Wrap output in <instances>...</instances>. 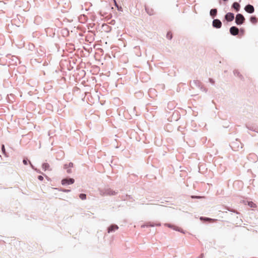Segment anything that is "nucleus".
I'll list each match as a JSON object with an SVG mask.
<instances>
[{
	"label": "nucleus",
	"instance_id": "obj_11",
	"mask_svg": "<svg viewBox=\"0 0 258 258\" xmlns=\"http://www.w3.org/2000/svg\"><path fill=\"white\" fill-rule=\"evenodd\" d=\"M232 8L234 9L236 12H238L240 8V5L237 2H234L232 5Z\"/></svg>",
	"mask_w": 258,
	"mask_h": 258
},
{
	"label": "nucleus",
	"instance_id": "obj_30",
	"mask_svg": "<svg viewBox=\"0 0 258 258\" xmlns=\"http://www.w3.org/2000/svg\"><path fill=\"white\" fill-rule=\"evenodd\" d=\"M209 82H210L212 84H213V85H214V83H215V81H214V80L213 79H212V78H209Z\"/></svg>",
	"mask_w": 258,
	"mask_h": 258
},
{
	"label": "nucleus",
	"instance_id": "obj_22",
	"mask_svg": "<svg viewBox=\"0 0 258 258\" xmlns=\"http://www.w3.org/2000/svg\"><path fill=\"white\" fill-rule=\"evenodd\" d=\"M166 38L169 39L171 40L172 38V33L170 32H168L166 34Z\"/></svg>",
	"mask_w": 258,
	"mask_h": 258
},
{
	"label": "nucleus",
	"instance_id": "obj_23",
	"mask_svg": "<svg viewBox=\"0 0 258 258\" xmlns=\"http://www.w3.org/2000/svg\"><path fill=\"white\" fill-rule=\"evenodd\" d=\"M79 197L81 200H84L86 199V195L85 194H80L79 195Z\"/></svg>",
	"mask_w": 258,
	"mask_h": 258
},
{
	"label": "nucleus",
	"instance_id": "obj_38",
	"mask_svg": "<svg viewBox=\"0 0 258 258\" xmlns=\"http://www.w3.org/2000/svg\"><path fill=\"white\" fill-rule=\"evenodd\" d=\"M156 226H160V223H158V224H156Z\"/></svg>",
	"mask_w": 258,
	"mask_h": 258
},
{
	"label": "nucleus",
	"instance_id": "obj_20",
	"mask_svg": "<svg viewBox=\"0 0 258 258\" xmlns=\"http://www.w3.org/2000/svg\"><path fill=\"white\" fill-rule=\"evenodd\" d=\"M247 205L251 208L256 207V205L251 201L247 202Z\"/></svg>",
	"mask_w": 258,
	"mask_h": 258
},
{
	"label": "nucleus",
	"instance_id": "obj_25",
	"mask_svg": "<svg viewBox=\"0 0 258 258\" xmlns=\"http://www.w3.org/2000/svg\"><path fill=\"white\" fill-rule=\"evenodd\" d=\"M59 190L64 192H69L71 191V189H64L62 188H60L59 189Z\"/></svg>",
	"mask_w": 258,
	"mask_h": 258
},
{
	"label": "nucleus",
	"instance_id": "obj_36",
	"mask_svg": "<svg viewBox=\"0 0 258 258\" xmlns=\"http://www.w3.org/2000/svg\"><path fill=\"white\" fill-rule=\"evenodd\" d=\"M114 5H115V6L116 7H118V5H117V4L116 2V0H114Z\"/></svg>",
	"mask_w": 258,
	"mask_h": 258
},
{
	"label": "nucleus",
	"instance_id": "obj_8",
	"mask_svg": "<svg viewBox=\"0 0 258 258\" xmlns=\"http://www.w3.org/2000/svg\"><path fill=\"white\" fill-rule=\"evenodd\" d=\"M165 225L169 228L173 229V230H174L175 231H180V232L183 233H184L183 230L180 229L179 227L173 226V225H171V224L166 223L165 224Z\"/></svg>",
	"mask_w": 258,
	"mask_h": 258
},
{
	"label": "nucleus",
	"instance_id": "obj_28",
	"mask_svg": "<svg viewBox=\"0 0 258 258\" xmlns=\"http://www.w3.org/2000/svg\"><path fill=\"white\" fill-rule=\"evenodd\" d=\"M201 91H205V92H206L207 91V89H206L205 88H204V87H203L202 86V85L201 84V87H199Z\"/></svg>",
	"mask_w": 258,
	"mask_h": 258
},
{
	"label": "nucleus",
	"instance_id": "obj_14",
	"mask_svg": "<svg viewBox=\"0 0 258 258\" xmlns=\"http://www.w3.org/2000/svg\"><path fill=\"white\" fill-rule=\"evenodd\" d=\"M145 10H146V12H147V13L148 14H149V15L151 16V15H154V10L152 8H148V7H145Z\"/></svg>",
	"mask_w": 258,
	"mask_h": 258
},
{
	"label": "nucleus",
	"instance_id": "obj_2",
	"mask_svg": "<svg viewBox=\"0 0 258 258\" xmlns=\"http://www.w3.org/2000/svg\"><path fill=\"white\" fill-rule=\"evenodd\" d=\"M75 182V179L73 178H65L61 180V183L63 185L72 184Z\"/></svg>",
	"mask_w": 258,
	"mask_h": 258
},
{
	"label": "nucleus",
	"instance_id": "obj_33",
	"mask_svg": "<svg viewBox=\"0 0 258 258\" xmlns=\"http://www.w3.org/2000/svg\"><path fill=\"white\" fill-rule=\"evenodd\" d=\"M191 198L192 199H200L201 197L199 196H191Z\"/></svg>",
	"mask_w": 258,
	"mask_h": 258
},
{
	"label": "nucleus",
	"instance_id": "obj_41",
	"mask_svg": "<svg viewBox=\"0 0 258 258\" xmlns=\"http://www.w3.org/2000/svg\"><path fill=\"white\" fill-rule=\"evenodd\" d=\"M203 218H204V217H201L200 219L202 220Z\"/></svg>",
	"mask_w": 258,
	"mask_h": 258
},
{
	"label": "nucleus",
	"instance_id": "obj_26",
	"mask_svg": "<svg viewBox=\"0 0 258 258\" xmlns=\"http://www.w3.org/2000/svg\"><path fill=\"white\" fill-rule=\"evenodd\" d=\"M29 162H30V161H29L27 158H24L23 160V163L24 165H27L28 163Z\"/></svg>",
	"mask_w": 258,
	"mask_h": 258
},
{
	"label": "nucleus",
	"instance_id": "obj_37",
	"mask_svg": "<svg viewBox=\"0 0 258 258\" xmlns=\"http://www.w3.org/2000/svg\"><path fill=\"white\" fill-rule=\"evenodd\" d=\"M117 8V10L119 11H122V8L121 7H116Z\"/></svg>",
	"mask_w": 258,
	"mask_h": 258
},
{
	"label": "nucleus",
	"instance_id": "obj_19",
	"mask_svg": "<svg viewBox=\"0 0 258 258\" xmlns=\"http://www.w3.org/2000/svg\"><path fill=\"white\" fill-rule=\"evenodd\" d=\"M73 163L72 162H70L68 164H66L64 165V168L68 169L69 168H71L73 167Z\"/></svg>",
	"mask_w": 258,
	"mask_h": 258
},
{
	"label": "nucleus",
	"instance_id": "obj_35",
	"mask_svg": "<svg viewBox=\"0 0 258 258\" xmlns=\"http://www.w3.org/2000/svg\"><path fill=\"white\" fill-rule=\"evenodd\" d=\"M34 170H35V171H36V172H37L39 173H41V172L40 171V170L37 169V168H35Z\"/></svg>",
	"mask_w": 258,
	"mask_h": 258
},
{
	"label": "nucleus",
	"instance_id": "obj_27",
	"mask_svg": "<svg viewBox=\"0 0 258 258\" xmlns=\"http://www.w3.org/2000/svg\"><path fill=\"white\" fill-rule=\"evenodd\" d=\"M62 31H63V34L64 35H66V36H68L69 35V32L67 29H64L62 30Z\"/></svg>",
	"mask_w": 258,
	"mask_h": 258
},
{
	"label": "nucleus",
	"instance_id": "obj_10",
	"mask_svg": "<svg viewBox=\"0 0 258 258\" xmlns=\"http://www.w3.org/2000/svg\"><path fill=\"white\" fill-rule=\"evenodd\" d=\"M217 14V9L216 8L212 9L210 11V15L214 19Z\"/></svg>",
	"mask_w": 258,
	"mask_h": 258
},
{
	"label": "nucleus",
	"instance_id": "obj_7",
	"mask_svg": "<svg viewBox=\"0 0 258 258\" xmlns=\"http://www.w3.org/2000/svg\"><path fill=\"white\" fill-rule=\"evenodd\" d=\"M118 229V226L116 224H111L107 228L108 233L114 232L116 230Z\"/></svg>",
	"mask_w": 258,
	"mask_h": 258
},
{
	"label": "nucleus",
	"instance_id": "obj_31",
	"mask_svg": "<svg viewBox=\"0 0 258 258\" xmlns=\"http://www.w3.org/2000/svg\"><path fill=\"white\" fill-rule=\"evenodd\" d=\"M38 179L40 180V181H42L43 179V176L42 175H39L38 176Z\"/></svg>",
	"mask_w": 258,
	"mask_h": 258
},
{
	"label": "nucleus",
	"instance_id": "obj_6",
	"mask_svg": "<svg viewBox=\"0 0 258 258\" xmlns=\"http://www.w3.org/2000/svg\"><path fill=\"white\" fill-rule=\"evenodd\" d=\"M239 29L236 26H232L230 28V33L233 36H236L238 34Z\"/></svg>",
	"mask_w": 258,
	"mask_h": 258
},
{
	"label": "nucleus",
	"instance_id": "obj_17",
	"mask_svg": "<svg viewBox=\"0 0 258 258\" xmlns=\"http://www.w3.org/2000/svg\"><path fill=\"white\" fill-rule=\"evenodd\" d=\"M102 27L104 28V30L107 32H110L111 30V27L106 24L103 25Z\"/></svg>",
	"mask_w": 258,
	"mask_h": 258
},
{
	"label": "nucleus",
	"instance_id": "obj_15",
	"mask_svg": "<svg viewBox=\"0 0 258 258\" xmlns=\"http://www.w3.org/2000/svg\"><path fill=\"white\" fill-rule=\"evenodd\" d=\"M249 20L252 24H256L257 22L258 19L255 16H251L250 17Z\"/></svg>",
	"mask_w": 258,
	"mask_h": 258
},
{
	"label": "nucleus",
	"instance_id": "obj_42",
	"mask_svg": "<svg viewBox=\"0 0 258 258\" xmlns=\"http://www.w3.org/2000/svg\"><path fill=\"white\" fill-rule=\"evenodd\" d=\"M0 158H2V157H1V155H0Z\"/></svg>",
	"mask_w": 258,
	"mask_h": 258
},
{
	"label": "nucleus",
	"instance_id": "obj_12",
	"mask_svg": "<svg viewBox=\"0 0 258 258\" xmlns=\"http://www.w3.org/2000/svg\"><path fill=\"white\" fill-rule=\"evenodd\" d=\"M246 128L251 131L258 133V127L254 125H246Z\"/></svg>",
	"mask_w": 258,
	"mask_h": 258
},
{
	"label": "nucleus",
	"instance_id": "obj_18",
	"mask_svg": "<svg viewBox=\"0 0 258 258\" xmlns=\"http://www.w3.org/2000/svg\"><path fill=\"white\" fill-rule=\"evenodd\" d=\"M192 84L197 87H201V83L198 80H194L192 82Z\"/></svg>",
	"mask_w": 258,
	"mask_h": 258
},
{
	"label": "nucleus",
	"instance_id": "obj_43",
	"mask_svg": "<svg viewBox=\"0 0 258 258\" xmlns=\"http://www.w3.org/2000/svg\"><path fill=\"white\" fill-rule=\"evenodd\" d=\"M113 2L114 1V0H113Z\"/></svg>",
	"mask_w": 258,
	"mask_h": 258
},
{
	"label": "nucleus",
	"instance_id": "obj_21",
	"mask_svg": "<svg viewBox=\"0 0 258 258\" xmlns=\"http://www.w3.org/2000/svg\"><path fill=\"white\" fill-rule=\"evenodd\" d=\"M155 225L151 223H148L146 224L143 225L142 226V227H154Z\"/></svg>",
	"mask_w": 258,
	"mask_h": 258
},
{
	"label": "nucleus",
	"instance_id": "obj_3",
	"mask_svg": "<svg viewBox=\"0 0 258 258\" xmlns=\"http://www.w3.org/2000/svg\"><path fill=\"white\" fill-rule=\"evenodd\" d=\"M212 26L214 28L219 29L222 27V22L219 19H214L212 22Z\"/></svg>",
	"mask_w": 258,
	"mask_h": 258
},
{
	"label": "nucleus",
	"instance_id": "obj_32",
	"mask_svg": "<svg viewBox=\"0 0 258 258\" xmlns=\"http://www.w3.org/2000/svg\"><path fill=\"white\" fill-rule=\"evenodd\" d=\"M66 169H67V172L68 173L70 174V173H72V170H71V168H69Z\"/></svg>",
	"mask_w": 258,
	"mask_h": 258
},
{
	"label": "nucleus",
	"instance_id": "obj_16",
	"mask_svg": "<svg viewBox=\"0 0 258 258\" xmlns=\"http://www.w3.org/2000/svg\"><path fill=\"white\" fill-rule=\"evenodd\" d=\"M49 165L48 163H43L42 165V169L44 170V171H46L47 170H49Z\"/></svg>",
	"mask_w": 258,
	"mask_h": 258
},
{
	"label": "nucleus",
	"instance_id": "obj_24",
	"mask_svg": "<svg viewBox=\"0 0 258 258\" xmlns=\"http://www.w3.org/2000/svg\"><path fill=\"white\" fill-rule=\"evenodd\" d=\"M2 152L3 154H4L6 156V151L5 145L3 144L2 145Z\"/></svg>",
	"mask_w": 258,
	"mask_h": 258
},
{
	"label": "nucleus",
	"instance_id": "obj_13",
	"mask_svg": "<svg viewBox=\"0 0 258 258\" xmlns=\"http://www.w3.org/2000/svg\"><path fill=\"white\" fill-rule=\"evenodd\" d=\"M233 74L235 76L239 77L241 80L243 79V76L240 73V72L237 70H234L233 71Z\"/></svg>",
	"mask_w": 258,
	"mask_h": 258
},
{
	"label": "nucleus",
	"instance_id": "obj_1",
	"mask_svg": "<svg viewBox=\"0 0 258 258\" xmlns=\"http://www.w3.org/2000/svg\"><path fill=\"white\" fill-rule=\"evenodd\" d=\"M245 19L243 15L238 13L236 15L235 22L237 25H241L245 21Z\"/></svg>",
	"mask_w": 258,
	"mask_h": 258
},
{
	"label": "nucleus",
	"instance_id": "obj_29",
	"mask_svg": "<svg viewBox=\"0 0 258 258\" xmlns=\"http://www.w3.org/2000/svg\"><path fill=\"white\" fill-rule=\"evenodd\" d=\"M228 210L229 211L232 212L233 213H235L236 214H240V213L238 212H237V211H236L235 210L230 209H228Z\"/></svg>",
	"mask_w": 258,
	"mask_h": 258
},
{
	"label": "nucleus",
	"instance_id": "obj_9",
	"mask_svg": "<svg viewBox=\"0 0 258 258\" xmlns=\"http://www.w3.org/2000/svg\"><path fill=\"white\" fill-rule=\"evenodd\" d=\"M117 192L115 190H113L111 189H107L105 190L104 195L107 196H113L115 195Z\"/></svg>",
	"mask_w": 258,
	"mask_h": 258
},
{
	"label": "nucleus",
	"instance_id": "obj_5",
	"mask_svg": "<svg viewBox=\"0 0 258 258\" xmlns=\"http://www.w3.org/2000/svg\"><path fill=\"white\" fill-rule=\"evenodd\" d=\"M224 18L227 22H231L234 19V14L233 13L228 12L225 15Z\"/></svg>",
	"mask_w": 258,
	"mask_h": 258
},
{
	"label": "nucleus",
	"instance_id": "obj_4",
	"mask_svg": "<svg viewBox=\"0 0 258 258\" xmlns=\"http://www.w3.org/2000/svg\"><path fill=\"white\" fill-rule=\"evenodd\" d=\"M244 10L249 14H252L254 12V8L252 5L248 4L245 6Z\"/></svg>",
	"mask_w": 258,
	"mask_h": 258
},
{
	"label": "nucleus",
	"instance_id": "obj_39",
	"mask_svg": "<svg viewBox=\"0 0 258 258\" xmlns=\"http://www.w3.org/2000/svg\"><path fill=\"white\" fill-rule=\"evenodd\" d=\"M206 219L207 220H212L211 219L209 218H206Z\"/></svg>",
	"mask_w": 258,
	"mask_h": 258
},
{
	"label": "nucleus",
	"instance_id": "obj_40",
	"mask_svg": "<svg viewBox=\"0 0 258 258\" xmlns=\"http://www.w3.org/2000/svg\"><path fill=\"white\" fill-rule=\"evenodd\" d=\"M240 30H241V31H242V32H243V31H244L243 29H240Z\"/></svg>",
	"mask_w": 258,
	"mask_h": 258
},
{
	"label": "nucleus",
	"instance_id": "obj_34",
	"mask_svg": "<svg viewBox=\"0 0 258 258\" xmlns=\"http://www.w3.org/2000/svg\"><path fill=\"white\" fill-rule=\"evenodd\" d=\"M29 163H30V165L31 166V167H32V169H33L34 170L35 169V168L34 167V166L32 164V163H31V162H29Z\"/></svg>",
	"mask_w": 258,
	"mask_h": 258
}]
</instances>
